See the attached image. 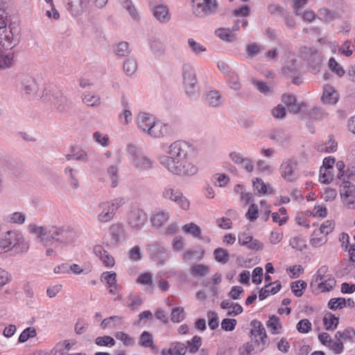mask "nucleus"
<instances>
[{
	"label": "nucleus",
	"mask_w": 355,
	"mask_h": 355,
	"mask_svg": "<svg viewBox=\"0 0 355 355\" xmlns=\"http://www.w3.org/2000/svg\"><path fill=\"white\" fill-rule=\"evenodd\" d=\"M128 46L129 44L126 42H119L114 49V52L116 55L119 57L128 56L130 53Z\"/></svg>",
	"instance_id": "42"
},
{
	"label": "nucleus",
	"mask_w": 355,
	"mask_h": 355,
	"mask_svg": "<svg viewBox=\"0 0 355 355\" xmlns=\"http://www.w3.org/2000/svg\"><path fill=\"white\" fill-rule=\"evenodd\" d=\"M167 153L170 156L162 155L161 157H166L168 159L178 161V162H182L183 159H186L188 154L191 150V146L184 141H176L171 144L168 148Z\"/></svg>",
	"instance_id": "4"
},
{
	"label": "nucleus",
	"mask_w": 355,
	"mask_h": 355,
	"mask_svg": "<svg viewBox=\"0 0 355 355\" xmlns=\"http://www.w3.org/2000/svg\"><path fill=\"white\" fill-rule=\"evenodd\" d=\"M336 279L333 277H329L328 279H326L319 283L318 287L322 289V292H329L333 290L334 286L336 285Z\"/></svg>",
	"instance_id": "50"
},
{
	"label": "nucleus",
	"mask_w": 355,
	"mask_h": 355,
	"mask_svg": "<svg viewBox=\"0 0 355 355\" xmlns=\"http://www.w3.org/2000/svg\"><path fill=\"white\" fill-rule=\"evenodd\" d=\"M323 324L327 331H333L338 327L339 324V318L336 317L331 312L327 313L323 319Z\"/></svg>",
	"instance_id": "21"
},
{
	"label": "nucleus",
	"mask_w": 355,
	"mask_h": 355,
	"mask_svg": "<svg viewBox=\"0 0 355 355\" xmlns=\"http://www.w3.org/2000/svg\"><path fill=\"white\" fill-rule=\"evenodd\" d=\"M49 92L51 91L49 90ZM48 95L49 90L44 89L42 92V94L38 95V96L44 101H48L53 103L59 112H64L67 110L69 107L68 100L60 91H53L49 98H47Z\"/></svg>",
	"instance_id": "5"
},
{
	"label": "nucleus",
	"mask_w": 355,
	"mask_h": 355,
	"mask_svg": "<svg viewBox=\"0 0 355 355\" xmlns=\"http://www.w3.org/2000/svg\"><path fill=\"white\" fill-rule=\"evenodd\" d=\"M186 316L184 308L182 306H176L172 309L171 313V320L173 322H180Z\"/></svg>",
	"instance_id": "34"
},
{
	"label": "nucleus",
	"mask_w": 355,
	"mask_h": 355,
	"mask_svg": "<svg viewBox=\"0 0 355 355\" xmlns=\"http://www.w3.org/2000/svg\"><path fill=\"white\" fill-rule=\"evenodd\" d=\"M229 85L231 89L238 91L241 89V83L238 75L232 72L229 76Z\"/></svg>",
	"instance_id": "59"
},
{
	"label": "nucleus",
	"mask_w": 355,
	"mask_h": 355,
	"mask_svg": "<svg viewBox=\"0 0 355 355\" xmlns=\"http://www.w3.org/2000/svg\"><path fill=\"white\" fill-rule=\"evenodd\" d=\"M89 3V0H69L67 9L71 15L77 17L86 11Z\"/></svg>",
	"instance_id": "11"
},
{
	"label": "nucleus",
	"mask_w": 355,
	"mask_h": 355,
	"mask_svg": "<svg viewBox=\"0 0 355 355\" xmlns=\"http://www.w3.org/2000/svg\"><path fill=\"white\" fill-rule=\"evenodd\" d=\"M334 226L335 224L334 221L329 220H326L321 225L320 230H314L313 235L318 236L319 233L327 235L328 234L333 231V230L334 229Z\"/></svg>",
	"instance_id": "37"
},
{
	"label": "nucleus",
	"mask_w": 355,
	"mask_h": 355,
	"mask_svg": "<svg viewBox=\"0 0 355 355\" xmlns=\"http://www.w3.org/2000/svg\"><path fill=\"white\" fill-rule=\"evenodd\" d=\"M208 325L211 330L216 329L218 327V317L214 311H209L207 312Z\"/></svg>",
	"instance_id": "52"
},
{
	"label": "nucleus",
	"mask_w": 355,
	"mask_h": 355,
	"mask_svg": "<svg viewBox=\"0 0 355 355\" xmlns=\"http://www.w3.org/2000/svg\"><path fill=\"white\" fill-rule=\"evenodd\" d=\"M128 221L132 227L138 229L147 221V215L142 209H135L130 212Z\"/></svg>",
	"instance_id": "10"
},
{
	"label": "nucleus",
	"mask_w": 355,
	"mask_h": 355,
	"mask_svg": "<svg viewBox=\"0 0 355 355\" xmlns=\"http://www.w3.org/2000/svg\"><path fill=\"white\" fill-rule=\"evenodd\" d=\"M347 306V301L343 297L331 298L328 302V308L331 310L336 311L341 309Z\"/></svg>",
	"instance_id": "35"
},
{
	"label": "nucleus",
	"mask_w": 355,
	"mask_h": 355,
	"mask_svg": "<svg viewBox=\"0 0 355 355\" xmlns=\"http://www.w3.org/2000/svg\"><path fill=\"white\" fill-rule=\"evenodd\" d=\"M281 174L283 178L288 182H293L297 179V175L294 171L293 162L291 159L284 162L280 166Z\"/></svg>",
	"instance_id": "13"
},
{
	"label": "nucleus",
	"mask_w": 355,
	"mask_h": 355,
	"mask_svg": "<svg viewBox=\"0 0 355 355\" xmlns=\"http://www.w3.org/2000/svg\"><path fill=\"white\" fill-rule=\"evenodd\" d=\"M154 121V117L148 114L141 113L137 116L138 125L139 128L144 132L148 130V127H150Z\"/></svg>",
	"instance_id": "24"
},
{
	"label": "nucleus",
	"mask_w": 355,
	"mask_h": 355,
	"mask_svg": "<svg viewBox=\"0 0 355 355\" xmlns=\"http://www.w3.org/2000/svg\"><path fill=\"white\" fill-rule=\"evenodd\" d=\"M328 67L329 69L339 77L344 76L345 71L334 58H331L329 60Z\"/></svg>",
	"instance_id": "40"
},
{
	"label": "nucleus",
	"mask_w": 355,
	"mask_h": 355,
	"mask_svg": "<svg viewBox=\"0 0 355 355\" xmlns=\"http://www.w3.org/2000/svg\"><path fill=\"white\" fill-rule=\"evenodd\" d=\"M162 196L166 199H170L175 202L181 208L187 210L189 208V201L183 196L182 193L179 191H174L170 188H166L162 192Z\"/></svg>",
	"instance_id": "8"
},
{
	"label": "nucleus",
	"mask_w": 355,
	"mask_h": 355,
	"mask_svg": "<svg viewBox=\"0 0 355 355\" xmlns=\"http://www.w3.org/2000/svg\"><path fill=\"white\" fill-rule=\"evenodd\" d=\"M7 15L3 8H0V45L5 50H11L19 42L20 29L15 24L7 26Z\"/></svg>",
	"instance_id": "1"
},
{
	"label": "nucleus",
	"mask_w": 355,
	"mask_h": 355,
	"mask_svg": "<svg viewBox=\"0 0 355 355\" xmlns=\"http://www.w3.org/2000/svg\"><path fill=\"white\" fill-rule=\"evenodd\" d=\"M252 183L254 190L257 191V195L260 196L266 193L267 187L261 179L257 178L252 180Z\"/></svg>",
	"instance_id": "49"
},
{
	"label": "nucleus",
	"mask_w": 355,
	"mask_h": 355,
	"mask_svg": "<svg viewBox=\"0 0 355 355\" xmlns=\"http://www.w3.org/2000/svg\"><path fill=\"white\" fill-rule=\"evenodd\" d=\"M114 336L117 340L122 341L125 347L132 346L135 344L134 339L123 331L116 332Z\"/></svg>",
	"instance_id": "46"
},
{
	"label": "nucleus",
	"mask_w": 355,
	"mask_h": 355,
	"mask_svg": "<svg viewBox=\"0 0 355 355\" xmlns=\"http://www.w3.org/2000/svg\"><path fill=\"white\" fill-rule=\"evenodd\" d=\"M154 17L162 23L169 21L171 16L167 6L158 4L153 8Z\"/></svg>",
	"instance_id": "17"
},
{
	"label": "nucleus",
	"mask_w": 355,
	"mask_h": 355,
	"mask_svg": "<svg viewBox=\"0 0 355 355\" xmlns=\"http://www.w3.org/2000/svg\"><path fill=\"white\" fill-rule=\"evenodd\" d=\"M182 76L187 94L190 96H194L196 94L195 88L197 84V78L193 67L189 64H183Z\"/></svg>",
	"instance_id": "7"
},
{
	"label": "nucleus",
	"mask_w": 355,
	"mask_h": 355,
	"mask_svg": "<svg viewBox=\"0 0 355 355\" xmlns=\"http://www.w3.org/2000/svg\"><path fill=\"white\" fill-rule=\"evenodd\" d=\"M159 160L161 164L175 175H193L198 171V168L193 164L188 162L186 159L178 162V161H175L166 157H159Z\"/></svg>",
	"instance_id": "3"
},
{
	"label": "nucleus",
	"mask_w": 355,
	"mask_h": 355,
	"mask_svg": "<svg viewBox=\"0 0 355 355\" xmlns=\"http://www.w3.org/2000/svg\"><path fill=\"white\" fill-rule=\"evenodd\" d=\"M218 8L216 0H202V3H198L193 6V14L200 18L214 15Z\"/></svg>",
	"instance_id": "6"
},
{
	"label": "nucleus",
	"mask_w": 355,
	"mask_h": 355,
	"mask_svg": "<svg viewBox=\"0 0 355 355\" xmlns=\"http://www.w3.org/2000/svg\"><path fill=\"white\" fill-rule=\"evenodd\" d=\"M231 28H219L216 30L215 34L222 40L227 42H233L236 40V35L232 33Z\"/></svg>",
	"instance_id": "22"
},
{
	"label": "nucleus",
	"mask_w": 355,
	"mask_h": 355,
	"mask_svg": "<svg viewBox=\"0 0 355 355\" xmlns=\"http://www.w3.org/2000/svg\"><path fill=\"white\" fill-rule=\"evenodd\" d=\"M154 162L141 154L133 161L134 166L139 171H147L153 167Z\"/></svg>",
	"instance_id": "19"
},
{
	"label": "nucleus",
	"mask_w": 355,
	"mask_h": 355,
	"mask_svg": "<svg viewBox=\"0 0 355 355\" xmlns=\"http://www.w3.org/2000/svg\"><path fill=\"white\" fill-rule=\"evenodd\" d=\"M111 235V243L117 245L121 241L125 240V231L123 226L120 224L112 225L110 227Z\"/></svg>",
	"instance_id": "15"
},
{
	"label": "nucleus",
	"mask_w": 355,
	"mask_h": 355,
	"mask_svg": "<svg viewBox=\"0 0 355 355\" xmlns=\"http://www.w3.org/2000/svg\"><path fill=\"white\" fill-rule=\"evenodd\" d=\"M64 173L69 175L70 185L74 189H78L79 187V182L74 174L73 168L67 166L64 169Z\"/></svg>",
	"instance_id": "51"
},
{
	"label": "nucleus",
	"mask_w": 355,
	"mask_h": 355,
	"mask_svg": "<svg viewBox=\"0 0 355 355\" xmlns=\"http://www.w3.org/2000/svg\"><path fill=\"white\" fill-rule=\"evenodd\" d=\"M250 14V8L248 5H243L241 7L234 9L232 15L234 17H241L245 18L248 17Z\"/></svg>",
	"instance_id": "48"
},
{
	"label": "nucleus",
	"mask_w": 355,
	"mask_h": 355,
	"mask_svg": "<svg viewBox=\"0 0 355 355\" xmlns=\"http://www.w3.org/2000/svg\"><path fill=\"white\" fill-rule=\"evenodd\" d=\"M214 259L216 261L226 263L229 261L230 254L228 251L222 248H218L214 251Z\"/></svg>",
	"instance_id": "30"
},
{
	"label": "nucleus",
	"mask_w": 355,
	"mask_h": 355,
	"mask_svg": "<svg viewBox=\"0 0 355 355\" xmlns=\"http://www.w3.org/2000/svg\"><path fill=\"white\" fill-rule=\"evenodd\" d=\"M83 101L87 105L92 107L98 106L101 103L100 96L94 94H84Z\"/></svg>",
	"instance_id": "38"
},
{
	"label": "nucleus",
	"mask_w": 355,
	"mask_h": 355,
	"mask_svg": "<svg viewBox=\"0 0 355 355\" xmlns=\"http://www.w3.org/2000/svg\"><path fill=\"white\" fill-rule=\"evenodd\" d=\"M95 343L98 346L112 347L115 345V340L110 336H103L97 337Z\"/></svg>",
	"instance_id": "47"
},
{
	"label": "nucleus",
	"mask_w": 355,
	"mask_h": 355,
	"mask_svg": "<svg viewBox=\"0 0 355 355\" xmlns=\"http://www.w3.org/2000/svg\"><path fill=\"white\" fill-rule=\"evenodd\" d=\"M168 349L173 355H184L187 351L186 345L180 342L171 343Z\"/></svg>",
	"instance_id": "36"
},
{
	"label": "nucleus",
	"mask_w": 355,
	"mask_h": 355,
	"mask_svg": "<svg viewBox=\"0 0 355 355\" xmlns=\"http://www.w3.org/2000/svg\"><path fill=\"white\" fill-rule=\"evenodd\" d=\"M149 249L153 252L150 254L151 258L155 259V257H157L158 254H159L162 260H159V263L161 265L164 264V259L167 257L166 254V249L164 248V247L158 243H155L150 245Z\"/></svg>",
	"instance_id": "25"
},
{
	"label": "nucleus",
	"mask_w": 355,
	"mask_h": 355,
	"mask_svg": "<svg viewBox=\"0 0 355 355\" xmlns=\"http://www.w3.org/2000/svg\"><path fill=\"white\" fill-rule=\"evenodd\" d=\"M309 57L307 58V64L311 71L315 74L319 72L321 65V56L318 51L315 49L309 50Z\"/></svg>",
	"instance_id": "12"
},
{
	"label": "nucleus",
	"mask_w": 355,
	"mask_h": 355,
	"mask_svg": "<svg viewBox=\"0 0 355 355\" xmlns=\"http://www.w3.org/2000/svg\"><path fill=\"white\" fill-rule=\"evenodd\" d=\"M267 326L271 328L272 334H275L277 329L282 328L279 322V318L275 315H272L269 318L267 322Z\"/></svg>",
	"instance_id": "55"
},
{
	"label": "nucleus",
	"mask_w": 355,
	"mask_h": 355,
	"mask_svg": "<svg viewBox=\"0 0 355 355\" xmlns=\"http://www.w3.org/2000/svg\"><path fill=\"white\" fill-rule=\"evenodd\" d=\"M296 328L300 333L306 334L311 329V323L308 319H302L297 322Z\"/></svg>",
	"instance_id": "54"
},
{
	"label": "nucleus",
	"mask_w": 355,
	"mask_h": 355,
	"mask_svg": "<svg viewBox=\"0 0 355 355\" xmlns=\"http://www.w3.org/2000/svg\"><path fill=\"white\" fill-rule=\"evenodd\" d=\"M205 103L210 107H216L221 103V95L218 91L211 90L207 93Z\"/></svg>",
	"instance_id": "23"
},
{
	"label": "nucleus",
	"mask_w": 355,
	"mask_h": 355,
	"mask_svg": "<svg viewBox=\"0 0 355 355\" xmlns=\"http://www.w3.org/2000/svg\"><path fill=\"white\" fill-rule=\"evenodd\" d=\"M272 115L278 119H282L286 114V107L282 104H279L277 107L272 110Z\"/></svg>",
	"instance_id": "60"
},
{
	"label": "nucleus",
	"mask_w": 355,
	"mask_h": 355,
	"mask_svg": "<svg viewBox=\"0 0 355 355\" xmlns=\"http://www.w3.org/2000/svg\"><path fill=\"white\" fill-rule=\"evenodd\" d=\"M37 336L36 329L34 327H27L19 335L18 338L19 343H25L29 338H34Z\"/></svg>",
	"instance_id": "39"
},
{
	"label": "nucleus",
	"mask_w": 355,
	"mask_h": 355,
	"mask_svg": "<svg viewBox=\"0 0 355 355\" xmlns=\"http://www.w3.org/2000/svg\"><path fill=\"white\" fill-rule=\"evenodd\" d=\"M13 53L9 52L4 54L2 50H0V69L10 67L13 62Z\"/></svg>",
	"instance_id": "32"
},
{
	"label": "nucleus",
	"mask_w": 355,
	"mask_h": 355,
	"mask_svg": "<svg viewBox=\"0 0 355 355\" xmlns=\"http://www.w3.org/2000/svg\"><path fill=\"white\" fill-rule=\"evenodd\" d=\"M139 345L144 347H153V336L148 331H144L141 333L140 336Z\"/></svg>",
	"instance_id": "43"
},
{
	"label": "nucleus",
	"mask_w": 355,
	"mask_h": 355,
	"mask_svg": "<svg viewBox=\"0 0 355 355\" xmlns=\"http://www.w3.org/2000/svg\"><path fill=\"white\" fill-rule=\"evenodd\" d=\"M307 284L304 280H297L291 284V291L296 297H301L304 294V291L306 289Z\"/></svg>",
	"instance_id": "27"
},
{
	"label": "nucleus",
	"mask_w": 355,
	"mask_h": 355,
	"mask_svg": "<svg viewBox=\"0 0 355 355\" xmlns=\"http://www.w3.org/2000/svg\"><path fill=\"white\" fill-rule=\"evenodd\" d=\"M246 52L248 58H253L259 54L260 46L256 43H252L247 46Z\"/></svg>",
	"instance_id": "63"
},
{
	"label": "nucleus",
	"mask_w": 355,
	"mask_h": 355,
	"mask_svg": "<svg viewBox=\"0 0 355 355\" xmlns=\"http://www.w3.org/2000/svg\"><path fill=\"white\" fill-rule=\"evenodd\" d=\"M209 269V266L206 265L196 264L189 270V272L194 277H204L208 275Z\"/></svg>",
	"instance_id": "26"
},
{
	"label": "nucleus",
	"mask_w": 355,
	"mask_h": 355,
	"mask_svg": "<svg viewBox=\"0 0 355 355\" xmlns=\"http://www.w3.org/2000/svg\"><path fill=\"white\" fill-rule=\"evenodd\" d=\"M12 244V241H11V239H10L6 234L3 238L0 241V254L12 249L10 247Z\"/></svg>",
	"instance_id": "61"
},
{
	"label": "nucleus",
	"mask_w": 355,
	"mask_h": 355,
	"mask_svg": "<svg viewBox=\"0 0 355 355\" xmlns=\"http://www.w3.org/2000/svg\"><path fill=\"white\" fill-rule=\"evenodd\" d=\"M74 343H70L67 340H64L62 344H58L51 350L52 355H66V350H69Z\"/></svg>",
	"instance_id": "31"
},
{
	"label": "nucleus",
	"mask_w": 355,
	"mask_h": 355,
	"mask_svg": "<svg viewBox=\"0 0 355 355\" xmlns=\"http://www.w3.org/2000/svg\"><path fill=\"white\" fill-rule=\"evenodd\" d=\"M333 178L334 175L330 170L325 169L324 171L322 172V167L320 168L319 180L321 183L328 184L333 180Z\"/></svg>",
	"instance_id": "53"
},
{
	"label": "nucleus",
	"mask_w": 355,
	"mask_h": 355,
	"mask_svg": "<svg viewBox=\"0 0 355 355\" xmlns=\"http://www.w3.org/2000/svg\"><path fill=\"white\" fill-rule=\"evenodd\" d=\"M137 69V64L135 59H127L123 64V70L127 76H132Z\"/></svg>",
	"instance_id": "41"
},
{
	"label": "nucleus",
	"mask_w": 355,
	"mask_h": 355,
	"mask_svg": "<svg viewBox=\"0 0 355 355\" xmlns=\"http://www.w3.org/2000/svg\"><path fill=\"white\" fill-rule=\"evenodd\" d=\"M113 322V326L116 327L117 325L122 324V318L117 315L110 316L109 318H105L101 323V327L102 329H106L107 327L110 325V323Z\"/></svg>",
	"instance_id": "45"
},
{
	"label": "nucleus",
	"mask_w": 355,
	"mask_h": 355,
	"mask_svg": "<svg viewBox=\"0 0 355 355\" xmlns=\"http://www.w3.org/2000/svg\"><path fill=\"white\" fill-rule=\"evenodd\" d=\"M75 232L69 226H49L48 246L51 245L54 242H58L68 245L75 239Z\"/></svg>",
	"instance_id": "2"
},
{
	"label": "nucleus",
	"mask_w": 355,
	"mask_h": 355,
	"mask_svg": "<svg viewBox=\"0 0 355 355\" xmlns=\"http://www.w3.org/2000/svg\"><path fill=\"white\" fill-rule=\"evenodd\" d=\"M259 214V209L258 206L254 203L251 204L248 208V210L246 213V218L250 221H254L258 218Z\"/></svg>",
	"instance_id": "57"
},
{
	"label": "nucleus",
	"mask_w": 355,
	"mask_h": 355,
	"mask_svg": "<svg viewBox=\"0 0 355 355\" xmlns=\"http://www.w3.org/2000/svg\"><path fill=\"white\" fill-rule=\"evenodd\" d=\"M290 245L299 251H302L306 248V245L304 243V241L298 236H295L290 240Z\"/></svg>",
	"instance_id": "62"
},
{
	"label": "nucleus",
	"mask_w": 355,
	"mask_h": 355,
	"mask_svg": "<svg viewBox=\"0 0 355 355\" xmlns=\"http://www.w3.org/2000/svg\"><path fill=\"white\" fill-rule=\"evenodd\" d=\"M188 44L192 51L196 54L205 51L206 48L201 45L200 43L196 42L193 39L189 38L188 40Z\"/></svg>",
	"instance_id": "64"
},
{
	"label": "nucleus",
	"mask_w": 355,
	"mask_h": 355,
	"mask_svg": "<svg viewBox=\"0 0 355 355\" xmlns=\"http://www.w3.org/2000/svg\"><path fill=\"white\" fill-rule=\"evenodd\" d=\"M182 230L185 233L191 234L193 237H197L200 239H202V238L200 236L201 229L193 223H190L184 225L182 227Z\"/></svg>",
	"instance_id": "29"
},
{
	"label": "nucleus",
	"mask_w": 355,
	"mask_h": 355,
	"mask_svg": "<svg viewBox=\"0 0 355 355\" xmlns=\"http://www.w3.org/2000/svg\"><path fill=\"white\" fill-rule=\"evenodd\" d=\"M321 100L324 103L334 105L338 100V94L332 86L327 85L324 87Z\"/></svg>",
	"instance_id": "16"
},
{
	"label": "nucleus",
	"mask_w": 355,
	"mask_h": 355,
	"mask_svg": "<svg viewBox=\"0 0 355 355\" xmlns=\"http://www.w3.org/2000/svg\"><path fill=\"white\" fill-rule=\"evenodd\" d=\"M168 219V213L158 211L154 214L151 218V223L153 226L160 227Z\"/></svg>",
	"instance_id": "28"
},
{
	"label": "nucleus",
	"mask_w": 355,
	"mask_h": 355,
	"mask_svg": "<svg viewBox=\"0 0 355 355\" xmlns=\"http://www.w3.org/2000/svg\"><path fill=\"white\" fill-rule=\"evenodd\" d=\"M102 209L101 213L98 215V218L101 223H106L111 220L114 214V208H111L109 202H103L99 205Z\"/></svg>",
	"instance_id": "20"
},
{
	"label": "nucleus",
	"mask_w": 355,
	"mask_h": 355,
	"mask_svg": "<svg viewBox=\"0 0 355 355\" xmlns=\"http://www.w3.org/2000/svg\"><path fill=\"white\" fill-rule=\"evenodd\" d=\"M28 229L31 233L37 234V239H40V242L44 246H48V239L46 236L48 235L49 227H37L35 225H30Z\"/></svg>",
	"instance_id": "18"
},
{
	"label": "nucleus",
	"mask_w": 355,
	"mask_h": 355,
	"mask_svg": "<svg viewBox=\"0 0 355 355\" xmlns=\"http://www.w3.org/2000/svg\"><path fill=\"white\" fill-rule=\"evenodd\" d=\"M236 320L232 318H225L221 322V329L226 331H232L235 329Z\"/></svg>",
	"instance_id": "56"
},
{
	"label": "nucleus",
	"mask_w": 355,
	"mask_h": 355,
	"mask_svg": "<svg viewBox=\"0 0 355 355\" xmlns=\"http://www.w3.org/2000/svg\"><path fill=\"white\" fill-rule=\"evenodd\" d=\"M202 345V338L198 336H194L191 340L187 343V349L191 354L196 353Z\"/></svg>",
	"instance_id": "33"
},
{
	"label": "nucleus",
	"mask_w": 355,
	"mask_h": 355,
	"mask_svg": "<svg viewBox=\"0 0 355 355\" xmlns=\"http://www.w3.org/2000/svg\"><path fill=\"white\" fill-rule=\"evenodd\" d=\"M205 250H202L200 252L195 251L191 249L187 250L183 254L184 259L191 260L196 258L197 261H200L205 255Z\"/></svg>",
	"instance_id": "44"
},
{
	"label": "nucleus",
	"mask_w": 355,
	"mask_h": 355,
	"mask_svg": "<svg viewBox=\"0 0 355 355\" xmlns=\"http://www.w3.org/2000/svg\"><path fill=\"white\" fill-rule=\"evenodd\" d=\"M21 85L26 95L35 96L37 94L38 85L33 77L24 76L21 81Z\"/></svg>",
	"instance_id": "14"
},
{
	"label": "nucleus",
	"mask_w": 355,
	"mask_h": 355,
	"mask_svg": "<svg viewBox=\"0 0 355 355\" xmlns=\"http://www.w3.org/2000/svg\"><path fill=\"white\" fill-rule=\"evenodd\" d=\"M148 135L155 138H160L171 134V128L168 124L162 123L161 121H154L153 123L148 127L146 131Z\"/></svg>",
	"instance_id": "9"
},
{
	"label": "nucleus",
	"mask_w": 355,
	"mask_h": 355,
	"mask_svg": "<svg viewBox=\"0 0 355 355\" xmlns=\"http://www.w3.org/2000/svg\"><path fill=\"white\" fill-rule=\"evenodd\" d=\"M328 347L336 354H341L344 350V342L340 339L334 342L331 340V345Z\"/></svg>",
	"instance_id": "58"
}]
</instances>
